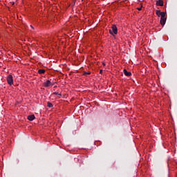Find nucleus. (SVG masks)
<instances>
[{
    "instance_id": "nucleus-15",
    "label": "nucleus",
    "mask_w": 177,
    "mask_h": 177,
    "mask_svg": "<svg viewBox=\"0 0 177 177\" xmlns=\"http://www.w3.org/2000/svg\"><path fill=\"white\" fill-rule=\"evenodd\" d=\"M31 28H32V30H34V27L30 25Z\"/></svg>"
},
{
    "instance_id": "nucleus-8",
    "label": "nucleus",
    "mask_w": 177,
    "mask_h": 177,
    "mask_svg": "<svg viewBox=\"0 0 177 177\" xmlns=\"http://www.w3.org/2000/svg\"><path fill=\"white\" fill-rule=\"evenodd\" d=\"M50 84H51L50 80H47L46 81V82H44V85L46 88H48V86H49Z\"/></svg>"
},
{
    "instance_id": "nucleus-9",
    "label": "nucleus",
    "mask_w": 177,
    "mask_h": 177,
    "mask_svg": "<svg viewBox=\"0 0 177 177\" xmlns=\"http://www.w3.org/2000/svg\"><path fill=\"white\" fill-rule=\"evenodd\" d=\"M53 95H56L58 97H62V94L59 93L58 92L53 93Z\"/></svg>"
},
{
    "instance_id": "nucleus-1",
    "label": "nucleus",
    "mask_w": 177,
    "mask_h": 177,
    "mask_svg": "<svg viewBox=\"0 0 177 177\" xmlns=\"http://www.w3.org/2000/svg\"><path fill=\"white\" fill-rule=\"evenodd\" d=\"M112 30H109V33L113 35V34H115V35H117L118 32V29L117 28V26L115 25H113L112 27Z\"/></svg>"
},
{
    "instance_id": "nucleus-3",
    "label": "nucleus",
    "mask_w": 177,
    "mask_h": 177,
    "mask_svg": "<svg viewBox=\"0 0 177 177\" xmlns=\"http://www.w3.org/2000/svg\"><path fill=\"white\" fill-rule=\"evenodd\" d=\"M156 15L158 17H165V12H161L160 10H156Z\"/></svg>"
},
{
    "instance_id": "nucleus-6",
    "label": "nucleus",
    "mask_w": 177,
    "mask_h": 177,
    "mask_svg": "<svg viewBox=\"0 0 177 177\" xmlns=\"http://www.w3.org/2000/svg\"><path fill=\"white\" fill-rule=\"evenodd\" d=\"M124 74L126 75V77H131L132 75V73L131 72H128L127 69H124Z\"/></svg>"
},
{
    "instance_id": "nucleus-5",
    "label": "nucleus",
    "mask_w": 177,
    "mask_h": 177,
    "mask_svg": "<svg viewBox=\"0 0 177 177\" xmlns=\"http://www.w3.org/2000/svg\"><path fill=\"white\" fill-rule=\"evenodd\" d=\"M157 6H164V1L162 0H158L156 1Z\"/></svg>"
},
{
    "instance_id": "nucleus-11",
    "label": "nucleus",
    "mask_w": 177,
    "mask_h": 177,
    "mask_svg": "<svg viewBox=\"0 0 177 177\" xmlns=\"http://www.w3.org/2000/svg\"><path fill=\"white\" fill-rule=\"evenodd\" d=\"M47 106L48 107H53V104H52V102H47Z\"/></svg>"
},
{
    "instance_id": "nucleus-2",
    "label": "nucleus",
    "mask_w": 177,
    "mask_h": 177,
    "mask_svg": "<svg viewBox=\"0 0 177 177\" xmlns=\"http://www.w3.org/2000/svg\"><path fill=\"white\" fill-rule=\"evenodd\" d=\"M7 82L8 85H13V76L12 75H8L7 76Z\"/></svg>"
},
{
    "instance_id": "nucleus-4",
    "label": "nucleus",
    "mask_w": 177,
    "mask_h": 177,
    "mask_svg": "<svg viewBox=\"0 0 177 177\" xmlns=\"http://www.w3.org/2000/svg\"><path fill=\"white\" fill-rule=\"evenodd\" d=\"M165 23H167V18L165 17H161L160 18V24L161 26H165Z\"/></svg>"
},
{
    "instance_id": "nucleus-7",
    "label": "nucleus",
    "mask_w": 177,
    "mask_h": 177,
    "mask_svg": "<svg viewBox=\"0 0 177 177\" xmlns=\"http://www.w3.org/2000/svg\"><path fill=\"white\" fill-rule=\"evenodd\" d=\"M28 120L29 121H34V120H35V115H30L29 116H28Z\"/></svg>"
},
{
    "instance_id": "nucleus-10",
    "label": "nucleus",
    "mask_w": 177,
    "mask_h": 177,
    "mask_svg": "<svg viewBox=\"0 0 177 177\" xmlns=\"http://www.w3.org/2000/svg\"><path fill=\"white\" fill-rule=\"evenodd\" d=\"M38 73H39V74H45V70H44V69H39V70L38 71Z\"/></svg>"
},
{
    "instance_id": "nucleus-13",
    "label": "nucleus",
    "mask_w": 177,
    "mask_h": 177,
    "mask_svg": "<svg viewBox=\"0 0 177 177\" xmlns=\"http://www.w3.org/2000/svg\"><path fill=\"white\" fill-rule=\"evenodd\" d=\"M137 9L138 10H142V6L141 7H139V8H137Z\"/></svg>"
},
{
    "instance_id": "nucleus-12",
    "label": "nucleus",
    "mask_w": 177,
    "mask_h": 177,
    "mask_svg": "<svg viewBox=\"0 0 177 177\" xmlns=\"http://www.w3.org/2000/svg\"><path fill=\"white\" fill-rule=\"evenodd\" d=\"M91 72H84V75H89Z\"/></svg>"
},
{
    "instance_id": "nucleus-14",
    "label": "nucleus",
    "mask_w": 177,
    "mask_h": 177,
    "mask_svg": "<svg viewBox=\"0 0 177 177\" xmlns=\"http://www.w3.org/2000/svg\"><path fill=\"white\" fill-rule=\"evenodd\" d=\"M102 73H103V70L100 71V73L102 74Z\"/></svg>"
}]
</instances>
